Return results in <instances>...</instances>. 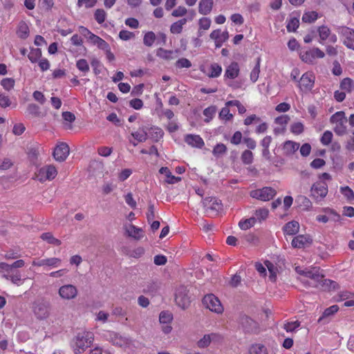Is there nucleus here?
<instances>
[{
    "mask_svg": "<svg viewBox=\"0 0 354 354\" xmlns=\"http://www.w3.org/2000/svg\"><path fill=\"white\" fill-rule=\"evenodd\" d=\"M76 66L79 71H82L84 74L88 73L90 70L88 62L85 59H80L77 61Z\"/></svg>",
    "mask_w": 354,
    "mask_h": 354,
    "instance_id": "nucleus-53",
    "label": "nucleus"
},
{
    "mask_svg": "<svg viewBox=\"0 0 354 354\" xmlns=\"http://www.w3.org/2000/svg\"><path fill=\"white\" fill-rule=\"evenodd\" d=\"M277 192L270 187H264L250 192V196L263 201H268L274 198Z\"/></svg>",
    "mask_w": 354,
    "mask_h": 354,
    "instance_id": "nucleus-9",
    "label": "nucleus"
},
{
    "mask_svg": "<svg viewBox=\"0 0 354 354\" xmlns=\"http://www.w3.org/2000/svg\"><path fill=\"white\" fill-rule=\"evenodd\" d=\"M44 153L43 147L36 142H30L27 146V155H39Z\"/></svg>",
    "mask_w": 354,
    "mask_h": 354,
    "instance_id": "nucleus-31",
    "label": "nucleus"
},
{
    "mask_svg": "<svg viewBox=\"0 0 354 354\" xmlns=\"http://www.w3.org/2000/svg\"><path fill=\"white\" fill-rule=\"evenodd\" d=\"M178 50H166L159 48L156 51V55L165 60H171L176 57Z\"/></svg>",
    "mask_w": 354,
    "mask_h": 354,
    "instance_id": "nucleus-23",
    "label": "nucleus"
},
{
    "mask_svg": "<svg viewBox=\"0 0 354 354\" xmlns=\"http://www.w3.org/2000/svg\"><path fill=\"white\" fill-rule=\"evenodd\" d=\"M330 122L334 125L333 130L337 136H344L347 133L348 120L344 111H339L333 114Z\"/></svg>",
    "mask_w": 354,
    "mask_h": 354,
    "instance_id": "nucleus-3",
    "label": "nucleus"
},
{
    "mask_svg": "<svg viewBox=\"0 0 354 354\" xmlns=\"http://www.w3.org/2000/svg\"><path fill=\"white\" fill-rule=\"evenodd\" d=\"M57 175V171L55 166L52 165H45L38 169L35 173L33 179H37L41 183L46 180H53Z\"/></svg>",
    "mask_w": 354,
    "mask_h": 354,
    "instance_id": "nucleus-5",
    "label": "nucleus"
},
{
    "mask_svg": "<svg viewBox=\"0 0 354 354\" xmlns=\"http://www.w3.org/2000/svg\"><path fill=\"white\" fill-rule=\"evenodd\" d=\"M185 142L191 147L202 149L205 142L203 139L196 134L188 133L184 136Z\"/></svg>",
    "mask_w": 354,
    "mask_h": 354,
    "instance_id": "nucleus-14",
    "label": "nucleus"
},
{
    "mask_svg": "<svg viewBox=\"0 0 354 354\" xmlns=\"http://www.w3.org/2000/svg\"><path fill=\"white\" fill-rule=\"evenodd\" d=\"M211 19L207 17H202L199 19L198 25L199 30H207L210 28L211 26Z\"/></svg>",
    "mask_w": 354,
    "mask_h": 354,
    "instance_id": "nucleus-60",
    "label": "nucleus"
},
{
    "mask_svg": "<svg viewBox=\"0 0 354 354\" xmlns=\"http://www.w3.org/2000/svg\"><path fill=\"white\" fill-rule=\"evenodd\" d=\"M325 212L329 214V216L326 215H318L317 216V220L319 222L326 223L329 219H331L334 221H339L340 219V216L338 214L335 210L326 208L325 209Z\"/></svg>",
    "mask_w": 354,
    "mask_h": 354,
    "instance_id": "nucleus-19",
    "label": "nucleus"
},
{
    "mask_svg": "<svg viewBox=\"0 0 354 354\" xmlns=\"http://www.w3.org/2000/svg\"><path fill=\"white\" fill-rule=\"evenodd\" d=\"M50 304L48 301H41L34 306V313L39 319L47 318L50 315Z\"/></svg>",
    "mask_w": 354,
    "mask_h": 354,
    "instance_id": "nucleus-12",
    "label": "nucleus"
},
{
    "mask_svg": "<svg viewBox=\"0 0 354 354\" xmlns=\"http://www.w3.org/2000/svg\"><path fill=\"white\" fill-rule=\"evenodd\" d=\"M266 160L276 167H281L285 161L281 156H266Z\"/></svg>",
    "mask_w": 354,
    "mask_h": 354,
    "instance_id": "nucleus-49",
    "label": "nucleus"
},
{
    "mask_svg": "<svg viewBox=\"0 0 354 354\" xmlns=\"http://www.w3.org/2000/svg\"><path fill=\"white\" fill-rule=\"evenodd\" d=\"M127 232L129 236L134 238L136 240H140L143 234H140L142 232V228L137 227L133 225H130L129 228L127 229Z\"/></svg>",
    "mask_w": 354,
    "mask_h": 354,
    "instance_id": "nucleus-36",
    "label": "nucleus"
},
{
    "mask_svg": "<svg viewBox=\"0 0 354 354\" xmlns=\"http://www.w3.org/2000/svg\"><path fill=\"white\" fill-rule=\"evenodd\" d=\"M250 354H268L266 346L261 344H255L250 348Z\"/></svg>",
    "mask_w": 354,
    "mask_h": 354,
    "instance_id": "nucleus-43",
    "label": "nucleus"
},
{
    "mask_svg": "<svg viewBox=\"0 0 354 354\" xmlns=\"http://www.w3.org/2000/svg\"><path fill=\"white\" fill-rule=\"evenodd\" d=\"M299 20L297 17H292L287 21L286 28L288 32H295L299 28Z\"/></svg>",
    "mask_w": 354,
    "mask_h": 354,
    "instance_id": "nucleus-48",
    "label": "nucleus"
},
{
    "mask_svg": "<svg viewBox=\"0 0 354 354\" xmlns=\"http://www.w3.org/2000/svg\"><path fill=\"white\" fill-rule=\"evenodd\" d=\"M339 88L346 93H351L354 91V80L350 77L343 78L339 83Z\"/></svg>",
    "mask_w": 354,
    "mask_h": 354,
    "instance_id": "nucleus-27",
    "label": "nucleus"
},
{
    "mask_svg": "<svg viewBox=\"0 0 354 354\" xmlns=\"http://www.w3.org/2000/svg\"><path fill=\"white\" fill-rule=\"evenodd\" d=\"M88 40L93 44L96 45L100 49L104 50V48H108L109 44L95 34H91V36L88 37Z\"/></svg>",
    "mask_w": 354,
    "mask_h": 354,
    "instance_id": "nucleus-30",
    "label": "nucleus"
},
{
    "mask_svg": "<svg viewBox=\"0 0 354 354\" xmlns=\"http://www.w3.org/2000/svg\"><path fill=\"white\" fill-rule=\"evenodd\" d=\"M93 340V334L90 332H84L78 333L75 339L74 352L75 353H81L88 348Z\"/></svg>",
    "mask_w": 354,
    "mask_h": 354,
    "instance_id": "nucleus-4",
    "label": "nucleus"
},
{
    "mask_svg": "<svg viewBox=\"0 0 354 354\" xmlns=\"http://www.w3.org/2000/svg\"><path fill=\"white\" fill-rule=\"evenodd\" d=\"M325 57V53L317 47L309 48L308 50H301L299 53L300 59L305 63L313 64L316 59H322Z\"/></svg>",
    "mask_w": 354,
    "mask_h": 354,
    "instance_id": "nucleus-6",
    "label": "nucleus"
},
{
    "mask_svg": "<svg viewBox=\"0 0 354 354\" xmlns=\"http://www.w3.org/2000/svg\"><path fill=\"white\" fill-rule=\"evenodd\" d=\"M203 305L212 312L221 314L223 312V306L220 300L213 294H207L202 299Z\"/></svg>",
    "mask_w": 354,
    "mask_h": 354,
    "instance_id": "nucleus-7",
    "label": "nucleus"
},
{
    "mask_svg": "<svg viewBox=\"0 0 354 354\" xmlns=\"http://www.w3.org/2000/svg\"><path fill=\"white\" fill-rule=\"evenodd\" d=\"M13 165L12 160L8 158L4 157L0 159V169L6 170L10 168Z\"/></svg>",
    "mask_w": 354,
    "mask_h": 354,
    "instance_id": "nucleus-63",
    "label": "nucleus"
},
{
    "mask_svg": "<svg viewBox=\"0 0 354 354\" xmlns=\"http://www.w3.org/2000/svg\"><path fill=\"white\" fill-rule=\"evenodd\" d=\"M290 121V117L288 115H281L279 117H277L274 119V123L279 126H280V129H274L275 133L283 131L286 126Z\"/></svg>",
    "mask_w": 354,
    "mask_h": 354,
    "instance_id": "nucleus-25",
    "label": "nucleus"
},
{
    "mask_svg": "<svg viewBox=\"0 0 354 354\" xmlns=\"http://www.w3.org/2000/svg\"><path fill=\"white\" fill-rule=\"evenodd\" d=\"M1 84L6 91H10L15 86V80L12 78H4L1 80Z\"/></svg>",
    "mask_w": 354,
    "mask_h": 354,
    "instance_id": "nucleus-61",
    "label": "nucleus"
},
{
    "mask_svg": "<svg viewBox=\"0 0 354 354\" xmlns=\"http://www.w3.org/2000/svg\"><path fill=\"white\" fill-rule=\"evenodd\" d=\"M172 319L173 317L171 313L168 311H162L160 313L159 320L160 323L168 324L172 320Z\"/></svg>",
    "mask_w": 354,
    "mask_h": 354,
    "instance_id": "nucleus-58",
    "label": "nucleus"
},
{
    "mask_svg": "<svg viewBox=\"0 0 354 354\" xmlns=\"http://www.w3.org/2000/svg\"><path fill=\"white\" fill-rule=\"evenodd\" d=\"M41 57V50L40 48H31L28 55V57L32 63H35L39 61Z\"/></svg>",
    "mask_w": 354,
    "mask_h": 354,
    "instance_id": "nucleus-45",
    "label": "nucleus"
},
{
    "mask_svg": "<svg viewBox=\"0 0 354 354\" xmlns=\"http://www.w3.org/2000/svg\"><path fill=\"white\" fill-rule=\"evenodd\" d=\"M260 64H261V58L258 57L257 59V63L253 69L250 73V80L252 82H256L259 78V75L260 73Z\"/></svg>",
    "mask_w": 354,
    "mask_h": 354,
    "instance_id": "nucleus-44",
    "label": "nucleus"
},
{
    "mask_svg": "<svg viewBox=\"0 0 354 354\" xmlns=\"http://www.w3.org/2000/svg\"><path fill=\"white\" fill-rule=\"evenodd\" d=\"M0 272H3L2 274L3 278L6 275L13 276L16 272H20L18 270H15L10 266V264L4 262L0 263Z\"/></svg>",
    "mask_w": 354,
    "mask_h": 354,
    "instance_id": "nucleus-35",
    "label": "nucleus"
},
{
    "mask_svg": "<svg viewBox=\"0 0 354 354\" xmlns=\"http://www.w3.org/2000/svg\"><path fill=\"white\" fill-rule=\"evenodd\" d=\"M299 274L303 275L307 278L313 279L316 282H320L322 281V279L324 278L323 274H320L317 270L315 272L313 270H307V271H302V272H299Z\"/></svg>",
    "mask_w": 354,
    "mask_h": 354,
    "instance_id": "nucleus-34",
    "label": "nucleus"
},
{
    "mask_svg": "<svg viewBox=\"0 0 354 354\" xmlns=\"http://www.w3.org/2000/svg\"><path fill=\"white\" fill-rule=\"evenodd\" d=\"M175 66L178 68H189L192 66V63L188 59L183 57L176 61Z\"/></svg>",
    "mask_w": 354,
    "mask_h": 354,
    "instance_id": "nucleus-57",
    "label": "nucleus"
},
{
    "mask_svg": "<svg viewBox=\"0 0 354 354\" xmlns=\"http://www.w3.org/2000/svg\"><path fill=\"white\" fill-rule=\"evenodd\" d=\"M299 144L291 140L285 142L283 145V149L288 153H294L299 149Z\"/></svg>",
    "mask_w": 354,
    "mask_h": 354,
    "instance_id": "nucleus-41",
    "label": "nucleus"
},
{
    "mask_svg": "<svg viewBox=\"0 0 354 354\" xmlns=\"http://www.w3.org/2000/svg\"><path fill=\"white\" fill-rule=\"evenodd\" d=\"M257 221L256 217H250L249 218L241 220L239 223V226L241 230H246L252 227Z\"/></svg>",
    "mask_w": 354,
    "mask_h": 354,
    "instance_id": "nucleus-42",
    "label": "nucleus"
},
{
    "mask_svg": "<svg viewBox=\"0 0 354 354\" xmlns=\"http://www.w3.org/2000/svg\"><path fill=\"white\" fill-rule=\"evenodd\" d=\"M106 17V13L103 9H97L94 12V18L95 21L99 24H103Z\"/></svg>",
    "mask_w": 354,
    "mask_h": 354,
    "instance_id": "nucleus-52",
    "label": "nucleus"
},
{
    "mask_svg": "<svg viewBox=\"0 0 354 354\" xmlns=\"http://www.w3.org/2000/svg\"><path fill=\"white\" fill-rule=\"evenodd\" d=\"M311 243L312 239L309 236L300 234L292 239L291 245L294 248H302L306 244H310Z\"/></svg>",
    "mask_w": 354,
    "mask_h": 354,
    "instance_id": "nucleus-18",
    "label": "nucleus"
},
{
    "mask_svg": "<svg viewBox=\"0 0 354 354\" xmlns=\"http://www.w3.org/2000/svg\"><path fill=\"white\" fill-rule=\"evenodd\" d=\"M333 138V133L330 131H325L324 133L322 134L320 142L323 145H328L330 143H331L332 140Z\"/></svg>",
    "mask_w": 354,
    "mask_h": 354,
    "instance_id": "nucleus-54",
    "label": "nucleus"
},
{
    "mask_svg": "<svg viewBox=\"0 0 354 354\" xmlns=\"http://www.w3.org/2000/svg\"><path fill=\"white\" fill-rule=\"evenodd\" d=\"M240 73L239 65L236 62H232L225 69L224 79L234 80L237 77Z\"/></svg>",
    "mask_w": 354,
    "mask_h": 354,
    "instance_id": "nucleus-17",
    "label": "nucleus"
},
{
    "mask_svg": "<svg viewBox=\"0 0 354 354\" xmlns=\"http://www.w3.org/2000/svg\"><path fill=\"white\" fill-rule=\"evenodd\" d=\"M319 17V14L316 11H307L303 14L301 20L304 23L311 24L315 22Z\"/></svg>",
    "mask_w": 354,
    "mask_h": 354,
    "instance_id": "nucleus-33",
    "label": "nucleus"
},
{
    "mask_svg": "<svg viewBox=\"0 0 354 354\" xmlns=\"http://www.w3.org/2000/svg\"><path fill=\"white\" fill-rule=\"evenodd\" d=\"M160 288V283L158 281H151L149 282L146 288H145L144 291L145 292L149 293H156L158 290Z\"/></svg>",
    "mask_w": 354,
    "mask_h": 354,
    "instance_id": "nucleus-55",
    "label": "nucleus"
},
{
    "mask_svg": "<svg viewBox=\"0 0 354 354\" xmlns=\"http://www.w3.org/2000/svg\"><path fill=\"white\" fill-rule=\"evenodd\" d=\"M213 5V0H201L198 4L199 13L203 15L209 14L212 10Z\"/></svg>",
    "mask_w": 354,
    "mask_h": 354,
    "instance_id": "nucleus-22",
    "label": "nucleus"
},
{
    "mask_svg": "<svg viewBox=\"0 0 354 354\" xmlns=\"http://www.w3.org/2000/svg\"><path fill=\"white\" fill-rule=\"evenodd\" d=\"M132 136L139 142L145 141L147 138V131L139 129L137 131L132 133Z\"/></svg>",
    "mask_w": 354,
    "mask_h": 354,
    "instance_id": "nucleus-59",
    "label": "nucleus"
},
{
    "mask_svg": "<svg viewBox=\"0 0 354 354\" xmlns=\"http://www.w3.org/2000/svg\"><path fill=\"white\" fill-rule=\"evenodd\" d=\"M300 71L297 68H294L290 73L291 80L297 83V87L300 93H307L310 92L315 82V75L312 71L304 73L300 77Z\"/></svg>",
    "mask_w": 354,
    "mask_h": 354,
    "instance_id": "nucleus-1",
    "label": "nucleus"
},
{
    "mask_svg": "<svg viewBox=\"0 0 354 354\" xmlns=\"http://www.w3.org/2000/svg\"><path fill=\"white\" fill-rule=\"evenodd\" d=\"M160 174H164L166 176L165 182L168 184H174L181 180L180 177L173 176L167 167H162L159 170Z\"/></svg>",
    "mask_w": 354,
    "mask_h": 354,
    "instance_id": "nucleus-24",
    "label": "nucleus"
},
{
    "mask_svg": "<svg viewBox=\"0 0 354 354\" xmlns=\"http://www.w3.org/2000/svg\"><path fill=\"white\" fill-rule=\"evenodd\" d=\"M216 112V107L215 106H209L203 110V115L205 116L204 122L209 123L214 117Z\"/></svg>",
    "mask_w": 354,
    "mask_h": 354,
    "instance_id": "nucleus-39",
    "label": "nucleus"
},
{
    "mask_svg": "<svg viewBox=\"0 0 354 354\" xmlns=\"http://www.w3.org/2000/svg\"><path fill=\"white\" fill-rule=\"evenodd\" d=\"M59 295L64 299H73L77 295V289L71 284L61 286L58 291Z\"/></svg>",
    "mask_w": 354,
    "mask_h": 354,
    "instance_id": "nucleus-13",
    "label": "nucleus"
},
{
    "mask_svg": "<svg viewBox=\"0 0 354 354\" xmlns=\"http://www.w3.org/2000/svg\"><path fill=\"white\" fill-rule=\"evenodd\" d=\"M26 113L34 118H39L41 116L40 108L35 104H29L26 109Z\"/></svg>",
    "mask_w": 354,
    "mask_h": 354,
    "instance_id": "nucleus-38",
    "label": "nucleus"
},
{
    "mask_svg": "<svg viewBox=\"0 0 354 354\" xmlns=\"http://www.w3.org/2000/svg\"><path fill=\"white\" fill-rule=\"evenodd\" d=\"M156 40V34L153 31H148L143 36V44L147 47H151Z\"/></svg>",
    "mask_w": 354,
    "mask_h": 354,
    "instance_id": "nucleus-37",
    "label": "nucleus"
},
{
    "mask_svg": "<svg viewBox=\"0 0 354 354\" xmlns=\"http://www.w3.org/2000/svg\"><path fill=\"white\" fill-rule=\"evenodd\" d=\"M187 19L186 18H183L173 23L170 26V32L174 35L181 33L183 29V26L187 24Z\"/></svg>",
    "mask_w": 354,
    "mask_h": 354,
    "instance_id": "nucleus-28",
    "label": "nucleus"
},
{
    "mask_svg": "<svg viewBox=\"0 0 354 354\" xmlns=\"http://www.w3.org/2000/svg\"><path fill=\"white\" fill-rule=\"evenodd\" d=\"M237 323L239 329L245 335L258 334L260 332L259 324L245 314L239 315Z\"/></svg>",
    "mask_w": 354,
    "mask_h": 354,
    "instance_id": "nucleus-2",
    "label": "nucleus"
},
{
    "mask_svg": "<svg viewBox=\"0 0 354 354\" xmlns=\"http://www.w3.org/2000/svg\"><path fill=\"white\" fill-rule=\"evenodd\" d=\"M340 191L348 201H351L354 200V192L349 187H342Z\"/></svg>",
    "mask_w": 354,
    "mask_h": 354,
    "instance_id": "nucleus-56",
    "label": "nucleus"
},
{
    "mask_svg": "<svg viewBox=\"0 0 354 354\" xmlns=\"http://www.w3.org/2000/svg\"><path fill=\"white\" fill-rule=\"evenodd\" d=\"M41 266H49V267H57L61 263V259L58 258H49L41 259Z\"/></svg>",
    "mask_w": 354,
    "mask_h": 354,
    "instance_id": "nucleus-47",
    "label": "nucleus"
},
{
    "mask_svg": "<svg viewBox=\"0 0 354 354\" xmlns=\"http://www.w3.org/2000/svg\"><path fill=\"white\" fill-rule=\"evenodd\" d=\"M29 32L28 24L24 21H20L17 30V36L21 39H26L29 35Z\"/></svg>",
    "mask_w": 354,
    "mask_h": 354,
    "instance_id": "nucleus-29",
    "label": "nucleus"
},
{
    "mask_svg": "<svg viewBox=\"0 0 354 354\" xmlns=\"http://www.w3.org/2000/svg\"><path fill=\"white\" fill-rule=\"evenodd\" d=\"M317 32L320 39V44H323L327 39L331 43H336L337 41V35L333 34L327 26L322 25L319 26L317 28Z\"/></svg>",
    "mask_w": 354,
    "mask_h": 354,
    "instance_id": "nucleus-11",
    "label": "nucleus"
},
{
    "mask_svg": "<svg viewBox=\"0 0 354 354\" xmlns=\"http://www.w3.org/2000/svg\"><path fill=\"white\" fill-rule=\"evenodd\" d=\"M119 37L120 39L123 41H128L135 37V35L133 32L127 30H122L119 32Z\"/></svg>",
    "mask_w": 354,
    "mask_h": 354,
    "instance_id": "nucleus-64",
    "label": "nucleus"
},
{
    "mask_svg": "<svg viewBox=\"0 0 354 354\" xmlns=\"http://www.w3.org/2000/svg\"><path fill=\"white\" fill-rule=\"evenodd\" d=\"M70 148L66 142H59L54 148L52 155H69Z\"/></svg>",
    "mask_w": 354,
    "mask_h": 354,
    "instance_id": "nucleus-32",
    "label": "nucleus"
},
{
    "mask_svg": "<svg viewBox=\"0 0 354 354\" xmlns=\"http://www.w3.org/2000/svg\"><path fill=\"white\" fill-rule=\"evenodd\" d=\"M339 310V307L337 305H333L330 307L326 308L324 313L323 315L320 317L318 319V322H322L323 320H324L325 318L334 315L335 313H337Z\"/></svg>",
    "mask_w": 354,
    "mask_h": 354,
    "instance_id": "nucleus-46",
    "label": "nucleus"
},
{
    "mask_svg": "<svg viewBox=\"0 0 354 354\" xmlns=\"http://www.w3.org/2000/svg\"><path fill=\"white\" fill-rule=\"evenodd\" d=\"M284 234L288 235H295L299 231V223L296 221L288 222L283 227Z\"/></svg>",
    "mask_w": 354,
    "mask_h": 354,
    "instance_id": "nucleus-21",
    "label": "nucleus"
},
{
    "mask_svg": "<svg viewBox=\"0 0 354 354\" xmlns=\"http://www.w3.org/2000/svg\"><path fill=\"white\" fill-rule=\"evenodd\" d=\"M311 193L313 197L320 196L324 198L328 193V185L324 181H318L315 183L311 187Z\"/></svg>",
    "mask_w": 354,
    "mask_h": 354,
    "instance_id": "nucleus-16",
    "label": "nucleus"
},
{
    "mask_svg": "<svg viewBox=\"0 0 354 354\" xmlns=\"http://www.w3.org/2000/svg\"><path fill=\"white\" fill-rule=\"evenodd\" d=\"M339 34L343 37V44L348 48L354 50V30L343 26L340 28Z\"/></svg>",
    "mask_w": 354,
    "mask_h": 354,
    "instance_id": "nucleus-10",
    "label": "nucleus"
},
{
    "mask_svg": "<svg viewBox=\"0 0 354 354\" xmlns=\"http://www.w3.org/2000/svg\"><path fill=\"white\" fill-rule=\"evenodd\" d=\"M189 289L187 286H180L176 290L175 301L176 304L183 309L187 308L191 303Z\"/></svg>",
    "mask_w": 354,
    "mask_h": 354,
    "instance_id": "nucleus-8",
    "label": "nucleus"
},
{
    "mask_svg": "<svg viewBox=\"0 0 354 354\" xmlns=\"http://www.w3.org/2000/svg\"><path fill=\"white\" fill-rule=\"evenodd\" d=\"M268 213H269V211L268 209L266 208H260L259 209H257L255 211V216H256V218L259 220L260 221L261 220H265L266 219V218L268 217Z\"/></svg>",
    "mask_w": 354,
    "mask_h": 354,
    "instance_id": "nucleus-62",
    "label": "nucleus"
},
{
    "mask_svg": "<svg viewBox=\"0 0 354 354\" xmlns=\"http://www.w3.org/2000/svg\"><path fill=\"white\" fill-rule=\"evenodd\" d=\"M210 72L207 74L209 77H218L222 73V67L217 63H213L209 66Z\"/></svg>",
    "mask_w": 354,
    "mask_h": 354,
    "instance_id": "nucleus-40",
    "label": "nucleus"
},
{
    "mask_svg": "<svg viewBox=\"0 0 354 354\" xmlns=\"http://www.w3.org/2000/svg\"><path fill=\"white\" fill-rule=\"evenodd\" d=\"M88 170L93 176L101 175L103 172V164L100 161L93 160L91 162Z\"/></svg>",
    "mask_w": 354,
    "mask_h": 354,
    "instance_id": "nucleus-26",
    "label": "nucleus"
},
{
    "mask_svg": "<svg viewBox=\"0 0 354 354\" xmlns=\"http://www.w3.org/2000/svg\"><path fill=\"white\" fill-rule=\"evenodd\" d=\"M218 117L221 120L227 122L233 118V115L230 113L229 108L225 106L221 109Z\"/></svg>",
    "mask_w": 354,
    "mask_h": 354,
    "instance_id": "nucleus-51",
    "label": "nucleus"
},
{
    "mask_svg": "<svg viewBox=\"0 0 354 354\" xmlns=\"http://www.w3.org/2000/svg\"><path fill=\"white\" fill-rule=\"evenodd\" d=\"M209 37L214 41L216 48H221L223 44L228 39L229 33L227 30L221 32L220 29H216L211 32Z\"/></svg>",
    "mask_w": 354,
    "mask_h": 354,
    "instance_id": "nucleus-15",
    "label": "nucleus"
},
{
    "mask_svg": "<svg viewBox=\"0 0 354 354\" xmlns=\"http://www.w3.org/2000/svg\"><path fill=\"white\" fill-rule=\"evenodd\" d=\"M304 131V125L301 122H296L291 124L290 131L295 135H299Z\"/></svg>",
    "mask_w": 354,
    "mask_h": 354,
    "instance_id": "nucleus-50",
    "label": "nucleus"
},
{
    "mask_svg": "<svg viewBox=\"0 0 354 354\" xmlns=\"http://www.w3.org/2000/svg\"><path fill=\"white\" fill-rule=\"evenodd\" d=\"M147 137H149L153 140L158 142L163 138L164 131L162 129L158 127H152L147 129Z\"/></svg>",
    "mask_w": 354,
    "mask_h": 354,
    "instance_id": "nucleus-20",
    "label": "nucleus"
}]
</instances>
